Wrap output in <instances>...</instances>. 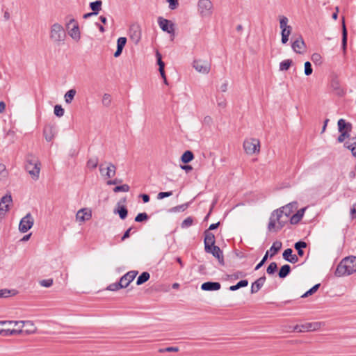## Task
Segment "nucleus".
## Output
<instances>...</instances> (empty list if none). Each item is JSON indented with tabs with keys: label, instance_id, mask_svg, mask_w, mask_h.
Instances as JSON below:
<instances>
[{
	"label": "nucleus",
	"instance_id": "obj_1",
	"mask_svg": "<svg viewBox=\"0 0 356 356\" xmlns=\"http://www.w3.org/2000/svg\"><path fill=\"white\" fill-rule=\"evenodd\" d=\"M25 169L34 180H37L40 172V162L38 158L29 154L26 158Z\"/></svg>",
	"mask_w": 356,
	"mask_h": 356
},
{
	"label": "nucleus",
	"instance_id": "obj_2",
	"mask_svg": "<svg viewBox=\"0 0 356 356\" xmlns=\"http://www.w3.org/2000/svg\"><path fill=\"white\" fill-rule=\"evenodd\" d=\"M50 39L56 44L63 42L66 38V33L63 26L58 24L54 23L51 25L49 33Z\"/></svg>",
	"mask_w": 356,
	"mask_h": 356
},
{
	"label": "nucleus",
	"instance_id": "obj_3",
	"mask_svg": "<svg viewBox=\"0 0 356 356\" xmlns=\"http://www.w3.org/2000/svg\"><path fill=\"white\" fill-rule=\"evenodd\" d=\"M198 13L202 17H209L213 13V3L210 0H199Z\"/></svg>",
	"mask_w": 356,
	"mask_h": 356
},
{
	"label": "nucleus",
	"instance_id": "obj_4",
	"mask_svg": "<svg viewBox=\"0 0 356 356\" xmlns=\"http://www.w3.org/2000/svg\"><path fill=\"white\" fill-rule=\"evenodd\" d=\"M158 24L163 31L166 32L172 36L175 35V24L172 21L162 17H159Z\"/></svg>",
	"mask_w": 356,
	"mask_h": 356
},
{
	"label": "nucleus",
	"instance_id": "obj_5",
	"mask_svg": "<svg viewBox=\"0 0 356 356\" xmlns=\"http://www.w3.org/2000/svg\"><path fill=\"white\" fill-rule=\"evenodd\" d=\"M259 140L254 138L246 140L243 143L244 150L248 154H252L257 152H259Z\"/></svg>",
	"mask_w": 356,
	"mask_h": 356
},
{
	"label": "nucleus",
	"instance_id": "obj_6",
	"mask_svg": "<svg viewBox=\"0 0 356 356\" xmlns=\"http://www.w3.org/2000/svg\"><path fill=\"white\" fill-rule=\"evenodd\" d=\"M204 250L207 253L211 254L214 257H216L218 260V262L221 266L225 265L223 252L222 250L218 246L207 245V248H205Z\"/></svg>",
	"mask_w": 356,
	"mask_h": 356
},
{
	"label": "nucleus",
	"instance_id": "obj_7",
	"mask_svg": "<svg viewBox=\"0 0 356 356\" xmlns=\"http://www.w3.org/2000/svg\"><path fill=\"white\" fill-rule=\"evenodd\" d=\"M33 218L30 213H27L24 218H22L19 224V230L25 233L28 232L33 225Z\"/></svg>",
	"mask_w": 356,
	"mask_h": 356
},
{
	"label": "nucleus",
	"instance_id": "obj_8",
	"mask_svg": "<svg viewBox=\"0 0 356 356\" xmlns=\"http://www.w3.org/2000/svg\"><path fill=\"white\" fill-rule=\"evenodd\" d=\"M193 66L198 72L202 74H209L211 70V63L204 60H195Z\"/></svg>",
	"mask_w": 356,
	"mask_h": 356
},
{
	"label": "nucleus",
	"instance_id": "obj_9",
	"mask_svg": "<svg viewBox=\"0 0 356 356\" xmlns=\"http://www.w3.org/2000/svg\"><path fill=\"white\" fill-rule=\"evenodd\" d=\"M129 36L131 41L137 44L141 38V30L138 24H132L129 29Z\"/></svg>",
	"mask_w": 356,
	"mask_h": 356
},
{
	"label": "nucleus",
	"instance_id": "obj_10",
	"mask_svg": "<svg viewBox=\"0 0 356 356\" xmlns=\"http://www.w3.org/2000/svg\"><path fill=\"white\" fill-rule=\"evenodd\" d=\"M56 135V128L54 124H46L43 129V136L47 142H51L54 140Z\"/></svg>",
	"mask_w": 356,
	"mask_h": 356
},
{
	"label": "nucleus",
	"instance_id": "obj_11",
	"mask_svg": "<svg viewBox=\"0 0 356 356\" xmlns=\"http://www.w3.org/2000/svg\"><path fill=\"white\" fill-rule=\"evenodd\" d=\"M298 207V204L295 201L287 204L286 205L278 209L277 210H280L282 215H284L285 216L290 218L291 215L295 210H297Z\"/></svg>",
	"mask_w": 356,
	"mask_h": 356
},
{
	"label": "nucleus",
	"instance_id": "obj_12",
	"mask_svg": "<svg viewBox=\"0 0 356 356\" xmlns=\"http://www.w3.org/2000/svg\"><path fill=\"white\" fill-rule=\"evenodd\" d=\"M274 213L278 224L276 227V231H279L285 226L290 218L285 216L284 215H282L280 210H275Z\"/></svg>",
	"mask_w": 356,
	"mask_h": 356
},
{
	"label": "nucleus",
	"instance_id": "obj_13",
	"mask_svg": "<svg viewBox=\"0 0 356 356\" xmlns=\"http://www.w3.org/2000/svg\"><path fill=\"white\" fill-rule=\"evenodd\" d=\"M293 50L297 54H302L305 49L306 44L301 35L299 36L291 44Z\"/></svg>",
	"mask_w": 356,
	"mask_h": 356
},
{
	"label": "nucleus",
	"instance_id": "obj_14",
	"mask_svg": "<svg viewBox=\"0 0 356 356\" xmlns=\"http://www.w3.org/2000/svg\"><path fill=\"white\" fill-rule=\"evenodd\" d=\"M347 260H341L339 264L337 265L336 270L334 272V275L337 277H342L346 275H350L351 273H348V268L346 266Z\"/></svg>",
	"mask_w": 356,
	"mask_h": 356
},
{
	"label": "nucleus",
	"instance_id": "obj_15",
	"mask_svg": "<svg viewBox=\"0 0 356 356\" xmlns=\"http://www.w3.org/2000/svg\"><path fill=\"white\" fill-rule=\"evenodd\" d=\"M137 274L138 271L131 270L124 274L122 277H121L120 280L121 281L123 287H127L129 284L134 280Z\"/></svg>",
	"mask_w": 356,
	"mask_h": 356
},
{
	"label": "nucleus",
	"instance_id": "obj_16",
	"mask_svg": "<svg viewBox=\"0 0 356 356\" xmlns=\"http://www.w3.org/2000/svg\"><path fill=\"white\" fill-rule=\"evenodd\" d=\"M283 259L291 264H296L298 261V257L296 254H293L291 248L286 249L282 253Z\"/></svg>",
	"mask_w": 356,
	"mask_h": 356
},
{
	"label": "nucleus",
	"instance_id": "obj_17",
	"mask_svg": "<svg viewBox=\"0 0 356 356\" xmlns=\"http://www.w3.org/2000/svg\"><path fill=\"white\" fill-rule=\"evenodd\" d=\"M266 277L265 275H263L255 280L251 285L250 293L252 294L257 293L261 287L264 286L266 282Z\"/></svg>",
	"mask_w": 356,
	"mask_h": 356
},
{
	"label": "nucleus",
	"instance_id": "obj_18",
	"mask_svg": "<svg viewBox=\"0 0 356 356\" xmlns=\"http://www.w3.org/2000/svg\"><path fill=\"white\" fill-rule=\"evenodd\" d=\"M220 287L221 284L218 282H206L201 285V289L206 291H218Z\"/></svg>",
	"mask_w": 356,
	"mask_h": 356
},
{
	"label": "nucleus",
	"instance_id": "obj_19",
	"mask_svg": "<svg viewBox=\"0 0 356 356\" xmlns=\"http://www.w3.org/2000/svg\"><path fill=\"white\" fill-rule=\"evenodd\" d=\"M92 217L91 211L88 210L86 208L81 209L78 211L76 218L81 222H85Z\"/></svg>",
	"mask_w": 356,
	"mask_h": 356
},
{
	"label": "nucleus",
	"instance_id": "obj_20",
	"mask_svg": "<svg viewBox=\"0 0 356 356\" xmlns=\"http://www.w3.org/2000/svg\"><path fill=\"white\" fill-rule=\"evenodd\" d=\"M204 249L207 248V246H213L215 245L216 239L214 234L209 232V230H205L204 232Z\"/></svg>",
	"mask_w": 356,
	"mask_h": 356
},
{
	"label": "nucleus",
	"instance_id": "obj_21",
	"mask_svg": "<svg viewBox=\"0 0 356 356\" xmlns=\"http://www.w3.org/2000/svg\"><path fill=\"white\" fill-rule=\"evenodd\" d=\"M306 209H307V207L302 208V209L298 210L295 214H293L290 217V219H289L290 223L291 225L298 224L302 218Z\"/></svg>",
	"mask_w": 356,
	"mask_h": 356
},
{
	"label": "nucleus",
	"instance_id": "obj_22",
	"mask_svg": "<svg viewBox=\"0 0 356 356\" xmlns=\"http://www.w3.org/2000/svg\"><path fill=\"white\" fill-rule=\"evenodd\" d=\"M338 130L339 132L347 131L348 134L352 130V124L346 122L344 119H339L337 122Z\"/></svg>",
	"mask_w": 356,
	"mask_h": 356
},
{
	"label": "nucleus",
	"instance_id": "obj_23",
	"mask_svg": "<svg viewBox=\"0 0 356 356\" xmlns=\"http://www.w3.org/2000/svg\"><path fill=\"white\" fill-rule=\"evenodd\" d=\"M347 259L348 262L346 263V266L348 268V273L353 274L356 272V257L350 256L343 259V260Z\"/></svg>",
	"mask_w": 356,
	"mask_h": 356
},
{
	"label": "nucleus",
	"instance_id": "obj_24",
	"mask_svg": "<svg viewBox=\"0 0 356 356\" xmlns=\"http://www.w3.org/2000/svg\"><path fill=\"white\" fill-rule=\"evenodd\" d=\"M12 202L10 195H6L1 197L0 201V211H8L9 209L8 204Z\"/></svg>",
	"mask_w": 356,
	"mask_h": 356
},
{
	"label": "nucleus",
	"instance_id": "obj_25",
	"mask_svg": "<svg viewBox=\"0 0 356 356\" xmlns=\"http://www.w3.org/2000/svg\"><path fill=\"white\" fill-rule=\"evenodd\" d=\"M69 35L74 40L79 41L81 38V32L79 30V24L73 25V27L68 31Z\"/></svg>",
	"mask_w": 356,
	"mask_h": 356
},
{
	"label": "nucleus",
	"instance_id": "obj_26",
	"mask_svg": "<svg viewBox=\"0 0 356 356\" xmlns=\"http://www.w3.org/2000/svg\"><path fill=\"white\" fill-rule=\"evenodd\" d=\"M113 212L114 213H118L122 220H124L128 215V210L127 207L124 205H120L119 204L118 207L114 209Z\"/></svg>",
	"mask_w": 356,
	"mask_h": 356
},
{
	"label": "nucleus",
	"instance_id": "obj_27",
	"mask_svg": "<svg viewBox=\"0 0 356 356\" xmlns=\"http://www.w3.org/2000/svg\"><path fill=\"white\" fill-rule=\"evenodd\" d=\"M344 146L351 151L354 156H356V137L350 138V141L346 142Z\"/></svg>",
	"mask_w": 356,
	"mask_h": 356
},
{
	"label": "nucleus",
	"instance_id": "obj_28",
	"mask_svg": "<svg viewBox=\"0 0 356 356\" xmlns=\"http://www.w3.org/2000/svg\"><path fill=\"white\" fill-rule=\"evenodd\" d=\"M291 268L289 264L283 265L278 272V276L280 279H284L286 277L291 273Z\"/></svg>",
	"mask_w": 356,
	"mask_h": 356
},
{
	"label": "nucleus",
	"instance_id": "obj_29",
	"mask_svg": "<svg viewBox=\"0 0 356 356\" xmlns=\"http://www.w3.org/2000/svg\"><path fill=\"white\" fill-rule=\"evenodd\" d=\"M307 243L303 241H298V242L295 243L294 248L297 250L298 256L302 257L304 255L303 249L307 248Z\"/></svg>",
	"mask_w": 356,
	"mask_h": 356
},
{
	"label": "nucleus",
	"instance_id": "obj_30",
	"mask_svg": "<svg viewBox=\"0 0 356 356\" xmlns=\"http://www.w3.org/2000/svg\"><path fill=\"white\" fill-rule=\"evenodd\" d=\"M347 40H348V31L345 24L344 18H343L342 23V42L341 46L343 49L345 51L347 46Z\"/></svg>",
	"mask_w": 356,
	"mask_h": 356
},
{
	"label": "nucleus",
	"instance_id": "obj_31",
	"mask_svg": "<svg viewBox=\"0 0 356 356\" xmlns=\"http://www.w3.org/2000/svg\"><path fill=\"white\" fill-rule=\"evenodd\" d=\"M282 245V244L280 241H275L268 250L270 252V257L275 256L280 250Z\"/></svg>",
	"mask_w": 356,
	"mask_h": 356
},
{
	"label": "nucleus",
	"instance_id": "obj_32",
	"mask_svg": "<svg viewBox=\"0 0 356 356\" xmlns=\"http://www.w3.org/2000/svg\"><path fill=\"white\" fill-rule=\"evenodd\" d=\"M194 159L193 153L190 150L185 151L181 156V161L183 163H188Z\"/></svg>",
	"mask_w": 356,
	"mask_h": 356
},
{
	"label": "nucleus",
	"instance_id": "obj_33",
	"mask_svg": "<svg viewBox=\"0 0 356 356\" xmlns=\"http://www.w3.org/2000/svg\"><path fill=\"white\" fill-rule=\"evenodd\" d=\"M102 1L97 0L90 3V8L92 10V14H98L102 9Z\"/></svg>",
	"mask_w": 356,
	"mask_h": 356
},
{
	"label": "nucleus",
	"instance_id": "obj_34",
	"mask_svg": "<svg viewBox=\"0 0 356 356\" xmlns=\"http://www.w3.org/2000/svg\"><path fill=\"white\" fill-rule=\"evenodd\" d=\"M302 330H300L301 332H308L316 330L319 327V323H307L302 325Z\"/></svg>",
	"mask_w": 356,
	"mask_h": 356
},
{
	"label": "nucleus",
	"instance_id": "obj_35",
	"mask_svg": "<svg viewBox=\"0 0 356 356\" xmlns=\"http://www.w3.org/2000/svg\"><path fill=\"white\" fill-rule=\"evenodd\" d=\"M0 332L1 336H10L19 334L23 331L22 330L5 328L4 330H1Z\"/></svg>",
	"mask_w": 356,
	"mask_h": 356
},
{
	"label": "nucleus",
	"instance_id": "obj_36",
	"mask_svg": "<svg viewBox=\"0 0 356 356\" xmlns=\"http://www.w3.org/2000/svg\"><path fill=\"white\" fill-rule=\"evenodd\" d=\"M150 277V275L148 272H143L137 278L136 284L141 285L145 282H147Z\"/></svg>",
	"mask_w": 356,
	"mask_h": 356
},
{
	"label": "nucleus",
	"instance_id": "obj_37",
	"mask_svg": "<svg viewBox=\"0 0 356 356\" xmlns=\"http://www.w3.org/2000/svg\"><path fill=\"white\" fill-rule=\"evenodd\" d=\"M331 87L337 93V95L342 96L344 95L343 90L340 87L339 82L337 80H333L331 83Z\"/></svg>",
	"mask_w": 356,
	"mask_h": 356
},
{
	"label": "nucleus",
	"instance_id": "obj_38",
	"mask_svg": "<svg viewBox=\"0 0 356 356\" xmlns=\"http://www.w3.org/2000/svg\"><path fill=\"white\" fill-rule=\"evenodd\" d=\"M248 285V281L247 280H241L236 284L230 286L229 289L232 291H234L240 288L245 287Z\"/></svg>",
	"mask_w": 356,
	"mask_h": 356
},
{
	"label": "nucleus",
	"instance_id": "obj_39",
	"mask_svg": "<svg viewBox=\"0 0 356 356\" xmlns=\"http://www.w3.org/2000/svg\"><path fill=\"white\" fill-rule=\"evenodd\" d=\"M293 64L291 59H286L280 63V71H287Z\"/></svg>",
	"mask_w": 356,
	"mask_h": 356
},
{
	"label": "nucleus",
	"instance_id": "obj_40",
	"mask_svg": "<svg viewBox=\"0 0 356 356\" xmlns=\"http://www.w3.org/2000/svg\"><path fill=\"white\" fill-rule=\"evenodd\" d=\"M116 167L112 163H109L108 165L106 167V176L107 178H111L115 176V175Z\"/></svg>",
	"mask_w": 356,
	"mask_h": 356
},
{
	"label": "nucleus",
	"instance_id": "obj_41",
	"mask_svg": "<svg viewBox=\"0 0 356 356\" xmlns=\"http://www.w3.org/2000/svg\"><path fill=\"white\" fill-rule=\"evenodd\" d=\"M76 90L70 89L65 94L64 98L67 104H70L72 102L76 95Z\"/></svg>",
	"mask_w": 356,
	"mask_h": 356
},
{
	"label": "nucleus",
	"instance_id": "obj_42",
	"mask_svg": "<svg viewBox=\"0 0 356 356\" xmlns=\"http://www.w3.org/2000/svg\"><path fill=\"white\" fill-rule=\"evenodd\" d=\"M320 286H321L320 283L315 284L310 289H309L304 294H302L301 296V298H307L309 296L313 295L314 293H315L318 291V289H319Z\"/></svg>",
	"mask_w": 356,
	"mask_h": 356
},
{
	"label": "nucleus",
	"instance_id": "obj_43",
	"mask_svg": "<svg viewBox=\"0 0 356 356\" xmlns=\"http://www.w3.org/2000/svg\"><path fill=\"white\" fill-rule=\"evenodd\" d=\"M280 19V28L281 29V32H285L286 27L287 26V24L289 22L288 18L286 16L281 15L279 17Z\"/></svg>",
	"mask_w": 356,
	"mask_h": 356
},
{
	"label": "nucleus",
	"instance_id": "obj_44",
	"mask_svg": "<svg viewBox=\"0 0 356 356\" xmlns=\"http://www.w3.org/2000/svg\"><path fill=\"white\" fill-rule=\"evenodd\" d=\"M120 289H124L120 280H119V282L109 284L106 288L107 290H109L111 291H115Z\"/></svg>",
	"mask_w": 356,
	"mask_h": 356
},
{
	"label": "nucleus",
	"instance_id": "obj_45",
	"mask_svg": "<svg viewBox=\"0 0 356 356\" xmlns=\"http://www.w3.org/2000/svg\"><path fill=\"white\" fill-rule=\"evenodd\" d=\"M156 62L159 65V71L165 70V63L162 60V56L159 51L156 52Z\"/></svg>",
	"mask_w": 356,
	"mask_h": 356
},
{
	"label": "nucleus",
	"instance_id": "obj_46",
	"mask_svg": "<svg viewBox=\"0 0 356 356\" xmlns=\"http://www.w3.org/2000/svg\"><path fill=\"white\" fill-rule=\"evenodd\" d=\"M99 159L97 156L89 159L87 161V166L89 168L95 169L98 165Z\"/></svg>",
	"mask_w": 356,
	"mask_h": 356
},
{
	"label": "nucleus",
	"instance_id": "obj_47",
	"mask_svg": "<svg viewBox=\"0 0 356 356\" xmlns=\"http://www.w3.org/2000/svg\"><path fill=\"white\" fill-rule=\"evenodd\" d=\"M16 294L15 290L0 289V298H8Z\"/></svg>",
	"mask_w": 356,
	"mask_h": 356
},
{
	"label": "nucleus",
	"instance_id": "obj_48",
	"mask_svg": "<svg viewBox=\"0 0 356 356\" xmlns=\"http://www.w3.org/2000/svg\"><path fill=\"white\" fill-rule=\"evenodd\" d=\"M188 207V203L182 204L171 208L170 212H180L185 211Z\"/></svg>",
	"mask_w": 356,
	"mask_h": 356
},
{
	"label": "nucleus",
	"instance_id": "obj_49",
	"mask_svg": "<svg viewBox=\"0 0 356 356\" xmlns=\"http://www.w3.org/2000/svg\"><path fill=\"white\" fill-rule=\"evenodd\" d=\"M277 270V264L276 262L273 261L268 265V266L266 269V273L268 275H273Z\"/></svg>",
	"mask_w": 356,
	"mask_h": 356
},
{
	"label": "nucleus",
	"instance_id": "obj_50",
	"mask_svg": "<svg viewBox=\"0 0 356 356\" xmlns=\"http://www.w3.org/2000/svg\"><path fill=\"white\" fill-rule=\"evenodd\" d=\"M276 222H277V220H276L275 216V213H274V211H273L271 213V216H270V219H269L268 229L269 230H271L272 229H276V227H277Z\"/></svg>",
	"mask_w": 356,
	"mask_h": 356
},
{
	"label": "nucleus",
	"instance_id": "obj_51",
	"mask_svg": "<svg viewBox=\"0 0 356 356\" xmlns=\"http://www.w3.org/2000/svg\"><path fill=\"white\" fill-rule=\"evenodd\" d=\"M149 219V216L145 213H139L135 218V221L137 222H142Z\"/></svg>",
	"mask_w": 356,
	"mask_h": 356
},
{
	"label": "nucleus",
	"instance_id": "obj_52",
	"mask_svg": "<svg viewBox=\"0 0 356 356\" xmlns=\"http://www.w3.org/2000/svg\"><path fill=\"white\" fill-rule=\"evenodd\" d=\"M130 189V187L128 184H123L120 186H116L113 188V191L115 193H119V192H128Z\"/></svg>",
	"mask_w": 356,
	"mask_h": 356
},
{
	"label": "nucleus",
	"instance_id": "obj_53",
	"mask_svg": "<svg viewBox=\"0 0 356 356\" xmlns=\"http://www.w3.org/2000/svg\"><path fill=\"white\" fill-rule=\"evenodd\" d=\"M246 275L247 274L245 272L238 270V271L234 273L233 274L228 275V277L230 279L238 280L239 278L245 277L246 276Z\"/></svg>",
	"mask_w": 356,
	"mask_h": 356
},
{
	"label": "nucleus",
	"instance_id": "obj_54",
	"mask_svg": "<svg viewBox=\"0 0 356 356\" xmlns=\"http://www.w3.org/2000/svg\"><path fill=\"white\" fill-rule=\"evenodd\" d=\"M54 112L56 116L60 118L63 116L65 111L60 105L57 104L54 106Z\"/></svg>",
	"mask_w": 356,
	"mask_h": 356
},
{
	"label": "nucleus",
	"instance_id": "obj_55",
	"mask_svg": "<svg viewBox=\"0 0 356 356\" xmlns=\"http://www.w3.org/2000/svg\"><path fill=\"white\" fill-rule=\"evenodd\" d=\"M193 218L189 216L182 221V222L181 224V227L183 229L188 228L193 225Z\"/></svg>",
	"mask_w": 356,
	"mask_h": 356
},
{
	"label": "nucleus",
	"instance_id": "obj_56",
	"mask_svg": "<svg viewBox=\"0 0 356 356\" xmlns=\"http://www.w3.org/2000/svg\"><path fill=\"white\" fill-rule=\"evenodd\" d=\"M102 104L106 107L110 106L111 104V96L109 94L105 93L103 95Z\"/></svg>",
	"mask_w": 356,
	"mask_h": 356
},
{
	"label": "nucleus",
	"instance_id": "obj_57",
	"mask_svg": "<svg viewBox=\"0 0 356 356\" xmlns=\"http://www.w3.org/2000/svg\"><path fill=\"white\" fill-rule=\"evenodd\" d=\"M127 38L125 37H120L117 40V48L123 50L124 47L127 44Z\"/></svg>",
	"mask_w": 356,
	"mask_h": 356
},
{
	"label": "nucleus",
	"instance_id": "obj_58",
	"mask_svg": "<svg viewBox=\"0 0 356 356\" xmlns=\"http://www.w3.org/2000/svg\"><path fill=\"white\" fill-rule=\"evenodd\" d=\"M312 60L316 65H321V63H322V57H321V56L319 54L314 53L312 55Z\"/></svg>",
	"mask_w": 356,
	"mask_h": 356
},
{
	"label": "nucleus",
	"instance_id": "obj_59",
	"mask_svg": "<svg viewBox=\"0 0 356 356\" xmlns=\"http://www.w3.org/2000/svg\"><path fill=\"white\" fill-rule=\"evenodd\" d=\"M346 138H351L350 134H348L347 131L340 132V135L337 138V141L339 143H343Z\"/></svg>",
	"mask_w": 356,
	"mask_h": 356
},
{
	"label": "nucleus",
	"instance_id": "obj_60",
	"mask_svg": "<svg viewBox=\"0 0 356 356\" xmlns=\"http://www.w3.org/2000/svg\"><path fill=\"white\" fill-rule=\"evenodd\" d=\"M313 69L310 62L307 61L305 63V74L306 76H309L312 74Z\"/></svg>",
	"mask_w": 356,
	"mask_h": 356
},
{
	"label": "nucleus",
	"instance_id": "obj_61",
	"mask_svg": "<svg viewBox=\"0 0 356 356\" xmlns=\"http://www.w3.org/2000/svg\"><path fill=\"white\" fill-rule=\"evenodd\" d=\"M8 175L5 165L0 163V180L4 179Z\"/></svg>",
	"mask_w": 356,
	"mask_h": 356
},
{
	"label": "nucleus",
	"instance_id": "obj_62",
	"mask_svg": "<svg viewBox=\"0 0 356 356\" xmlns=\"http://www.w3.org/2000/svg\"><path fill=\"white\" fill-rule=\"evenodd\" d=\"M268 254H269V251H266V252L264 254L261 261L256 266V267L254 268L255 270H259L264 264V263L266 261V260L268 257Z\"/></svg>",
	"mask_w": 356,
	"mask_h": 356
},
{
	"label": "nucleus",
	"instance_id": "obj_63",
	"mask_svg": "<svg viewBox=\"0 0 356 356\" xmlns=\"http://www.w3.org/2000/svg\"><path fill=\"white\" fill-rule=\"evenodd\" d=\"M172 195V191L160 192L157 195L158 200H162L165 197H170Z\"/></svg>",
	"mask_w": 356,
	"mask_h": 356
},
{
	"label": "nucleus",
	"instance_id": "obj_64",
	"mask_svg": "<svg viewBox=\"0 0 356 356\" xmlns=\"http://www.w3.org/2000/svg\"><path fill=\"white\" fill-rule=\"evenodd\" d=\"M169 3V8L171 10L176 9L179 6V0H166Z\"/></svg>",
	"mask_w": 356,
	"mask_h": 356
}]
</instances>
